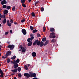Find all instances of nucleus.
Returning a JSON list of instances; mask_svg holds the SVG:
<instances>
[{"label": "nucleus", "mask_w": 79, "mask_h": 79, "mask_svg": "<svg viewBox=\"0 0 79 79\" xmlns=\"http://www.w3.org/2000/svg\"><path fill=\"white\" fill-rule=\"evenodd\" d=\"M36 44L38 46L40 45V47L42 48L44 46V42L43 41L40 42V41H39V40H37L35 41L33 44V45H35Z\"/></svg>", "instance_id": "f257e3e1"}, {"label": "nucleus", "mask_w": 79, "mask_h": 79, "mask_svg": "<svg viewBox=\"0 0 79 79\" xmlns=\"http://www.w3.org/2000/svg\"><path fill=\"white\" fill-rule=\"evenodd\" d=\"M56 37V36L55 35V33L53 32L50 33V35L49 36L50 38L55 39Z\"/></svg>", "instance_id": "f03ea898"}, {"label": "nucleus", "mask_w": 79, "mask_h": 79, "mask_svg": "<svg viewBox=\"0 0 79 79\" xmlns=\"http://www.w3.org/2000/svg\"><path fill=\"white\" fill-rule=\"evenodd\" d=\"M24 76L26 77V79H29V77H31V74L28 73H25L24 74Z\"/></svg>", "instance_id": "7ed1b4c3"}, {"label": "nucleus", "mask_w": 79, "mask_h": 79, "mask_svg": "<svg viewBox=\"0 0 79 79\" xmlns=\"http://www.w3.org/2000/svg\"><path fill=\"white\" fill-rule=\"evenodd\" d=\"M8 48H10V50H13V49L15 48V45H11L9 44L8 46Z\"/></svg>", "instance_id": "20e7f679"}, {"label": "nucleus", "mask_w": 79, "mask_h": 79, "mask_svg": "<svg viewBox=\"0 0 79 79\" xmlns=\"http://www.w3.org/2000/svg\"><path fill=\"white\" fill-rule=\"evenodd\" d=\"M0 74H1V75H0V77H1V78H2V77L3 78L4 77V73L2 71L1 69H0Z\"/></svg>", "instance_id": "39448f33"}, {"label": "nucleus", "mask_w": 79, "mask_h": 79, "mask_svg": "<svg viewBox=\"0 0 79 79\" xmlns=\"http://www.w3.org/2000/svg\"><path fill=\"white\" fill-rule=\"evenodd\" d=\"M12 63L14 64V68H18L19 66V65L17 63L13 62Z\"/></svg>", "instance_id": "423d86ee"}, {"label": "nucleus", "mask_w": 79, "mask_h": 79, "mask_svg": "<svg viewBox=\"0 0 79 79\" xmlns=\"http://www.w3.org/2000/svg\"><path fill=\"white\" fill-rule=\"evenodd\" d=\"M30 77H36V74L35 73H30Z\"/></svg>", "instance_id": "0eeeda50"}, {"label": "nucleus", "mask_w": 79, "mask_h": 79, "mask_svg": "<svg viewBox=\"0 0 79 79\" xmlns=\"http://www.w3.org/2000/svg\"><path fill=\"white\" fill-rule=\"evenodd\" d=\"M11 55V51H9L6 53V55H5V56H8Z\"/></svg>", "instance_id": "6e6552de"}, {"label": "nucleus", "mask_w": 79, "mask_h": 79, "mask_svg": "<svg viewBox=\"0 0 79 79\" xmlns=\"http://www.w3.org/2000/svg\"><path fill=\"white\" fill-rule=\"evenodd\" d=\"M22 32L23 33V35H26L27 34V32L26 29H23L22 30Z\"/></svg>", "instance_id": "1a4fd4ad"}, {"label": "nucleus", "mask_w": 79, "mask_h": 79, "mask_svg": "<svg viewBox=\"0 0 79 79\" xmlns=\"http://www.w3.org/2000/svg\"><path fill=\"white\" fill-rule=\"evenodd\" d=\"M19 61H20L19 59H17L16 60H16H14L13 62H14L15 63L18 64V63H19Z\"/></svg>", "instance_id": "9d476101"}, {"label": "nucleus", "mask_w": 79, "mask_h": 79, "mask_svg": "<svg viewBox=\"0 0 79 79\" xmlns=\"http://www.w3.org/2000/svg\"><path fill=\"white\" fill-rule=\"evenodd\" d=\"M6 3H7V2L4 1H2L1 2V4L2 5H3L4 4H6Z\"/></svg>", "instance_id": "9b49d317"}, {"label": "nucleus", "mask_w": 79, "mask_h": 79, "mask_svg": "<svg viewBox=\"0 0 79 79\" xmlns=\"http://www.w3.org/2000/svg\"><path fill=\"white\" fill-rule=\"evenodd\" d=\"M26 51V49L25 48L23 47L22 50V52H23V53H25Z\"/></svg>", "instance_id": "f8f14e48"}, {"label": "nucleus", "mask_w": 79, "mask_h": 79, "mask_svg": "<svg viewBox=\"0 0 79 79\" xmlns=\"http://www.w3.org/2000/svg\"><path fill=\"white\" fill-rule=\"evenodd\" d=\"M11 71H12L13 73H14V72L16 73L18 71V69H17L15 68L14 70H11Z\"/></svg>", "instance_id": "ddd939ff"}, {"label": "nucleus", "mask_w": 79, "mask_h": 79, "mask_svg": "<svg viewBox=\"0 0 79 79\" xmlns=\"http://www.w3.org/2000/svg\"><path fill=\"white\" fill-rule=\"evenodd\" d=\"M32 55L34 57H35V56H36V53H35V52H32Z\"/></svg>", "instance_id": "4468645a"}, {"label": "nucleus", "mask_w": 79, "mask_h": 79, "mask_svg": "<svg viewBox=\"0 0 79 79\" xmlns=\"http://www.w3.org/2000/svg\"><path fill=\"white\" fill-rule=\"evenodd\" d=\"M49 40H47L45 43L44 44H43V45H44V46H45V45H46L48 43Z\"/></svg>", "instance_id": "2eb2a0df"}, {"label": "nucleus", "mask_w": 79, "mask_h": 79, "mask_svg": "<svg viewBox=\"0 0 79 79\" xmlns=\"http://www.w3.org/2000/svg\"><path fill=\"white\" fill-rule=\"evenodd\" d=\"M8 13V11L7 10H6L4 11V15H6V14H7Z\"/></svg>", "instance_id": "dca6fc26"}, {"label": "nucleus", "mask_w": 79, "mask_h": 79, "mask_svg": "<svg viewBox=\"0 0 79 79\" xmlns=\"http://www.w3.org/2000/svg\"><path fill=\"white\" fill-rule=\"evenodd\" d=\"M32 44V41H31L28 43V45L29 46H31Z\"/></svg>", "instance_id": "f3484780"}, {"label": "nucleus", "mask_w": 79, "mask_h": 79, "mask_svg": "<svg viewBox=\"0 0 79 79\" xmlns=\"http://www.w3.org/2000/svg\"><path fill=\"white\" fill-rule=\"evenodd\" d=\"M50 32H54L55 31V29L53 28H52L50 29Z\"/></svg>", "instance_id": "a211bd4d"}, {"label": "nucleus", "mask_w": 79, "mask_h": 79, "mask_svg": "<svg viewBox=\"0 0 79 79\" xmlns=\"http://www.w3.org/2000/svg\"><path fill=\"white\" fill-rule=\"evenodd\" d=\"M16 58V56H14L11 58V60H15Z\"/></svg>", "instance_id": "6ab92c4d"}, {"label": "nucleus", "mask_w": 79, "mask_h": 79, "mask_svg": "<svg viewBox=\"0 0 79 79\" xmlns=\"http://www.w3.org/2000/svg\"><path fill=\"white\" fill-rule=\"evenodd\" d=\"M6 22V19H4L2 22L3 24H5Z\"/></svg>", "instance_id": "aec40b11"}, {"label": "nucleus", "mask_w": 79, "mask_h": 79, "mask_svg": "<svg viewBox=\"0 0 79 79\" xmlns=\"http://www.w3.org/2000/svg\"><path fill=\"white\" fill-rule=\"evenodd\" d=\"M46 40H47V38L46 37L43 38L42 39V40L43 42H45V41H46Z\"/></svg>", "instance_id": "412c9836"}, {"label": "nucleus", "mask_w": 79, "mask_h": 79, "mask_svg": "<svg viewBox=\"0 0 79 79\" xmlns=\"http://www.w3.org/2000/svg\"><path fill=\"white\" fill-rule=\"evenodd\" d=\"M38 31V30L35 29L33 30L32 32L33 33H36Z\"/></svg>", "instance_id": "4be33fe9"}, {"label": "nucleus", "mask_w": 79, "mask_h": 79, "mask_svg": "<svg viewBox=\"0 0 79 79\" xmlns=\"http://www.w3.org/2000/svg\"><path fill=\"white\" fill-rule=\"evenodd\" d=\"M18 71L19 72H20L21 70V67H18Z\"/></svg>", "instance_id": "5701e85b"}, {"label": "nucleus", "mask_w": 79, "mask_h": 79, "mask_svg": "<svg viewBox=\"0 0 79 79\" xmlns=\"http://www.w3.org/2000/svg\"><path fill=\"white\" fill-rule=\"evenodd\" d=\"M24 68H25L26 70H27L28 69V68H27V66L26 65H25L24 66Z\"/></svg>", "instance_id": "b1692460"}, {"label": "nucleus", "mask_w": 79, "mask_h": 79, "mask_svg": "<svg viewBox=\"0 0 79 79\" xmlns=\"http://www.w3.org/2000/svg\"><path fill=\"white\" fill-rule=\"evenodd\" d=\"M11 8V6H8L6 7V9L9 10Z\"/></svg>", "instance_id": "393cba45"}, {"label": "nucleus", "mask_w": 79, "mask_h": 79, "mask_svg": "<svg viewBox=\"0 0 79 79\" xmlns=\"http://www.w3.org/2000/svg\"><path fill=\"white\" fill-rule=\"evenodd\" d=\"M30 28L31 30L32 31V30H34V27L32 26H30Z\"/></svg>", "instance_id": "a878e982"}, {"label": "nucleus", "mask_w": 79, "mask_h": 79, "mask_svg": "<svg viewBox=\"0 0 79 79\" xmlns=\"http://www.w3.org/2000/svg\"><path fill=\"white\" fill-rule=\"evenodd\" d=\"M7 26H9V27H10V26H11V23H7Z\"/></svg>", "instance_id": "bb28decb"}, {"label": "nucleus", "mask_w": 79, "mask_h": 79, "mask_svg": "<svg viewBox=\"0 0 79 79\" xmlns=\"http://www.w3.org/2000/svg\"><path fill=\"white\" fill-rule=\"evenodd\" d=\"M21 1L22 4L24 3L25 2H26V0H21Z\"/></svg>", "instance_id": "cd10ccee"}, {"label": "nucleus", "mask_w": 79, "mask_h": 79, "mask_svg": "<svg viewBox=\"0 0 79 79\" xmlns=\"http://www.w3.org/2000/svg\"><path fill=\"white\" fill-rule=\"evenodd\" d=\"M15 6L14 7H13L12 9V10L14 11H15Z\"/></svg>", "instance_id": "c85d7f7f"}, {"label": "nucleus", "mask_w": 79, "mask_h": 79, "mask_svg": "<svg viewBox=\"0 0 79 79\" xmlns=\"http://www.w3.org/2000/svg\"><path fill=\"white\" fill-rule=\"evenodd\" d=\"M34 39V36H31L30 38V40H31V41H32V40H33Z\"/></svg>", "instance_id": "c756f323"}, {"label": "nucleus", "mask_w": 79, "mask_h": 79, "mask_svg": "<svg viewBox=\"0 0 79 79\" xmlns=\"http://www.w3.org/2000/svg\"><path fill=\"white\" fill-rule=\"evenodd\" d=\"M31 15H32V16H33V17H35V13L34 12H32L31 13Z\"/></svg>", "instance_id": "7c9ffc66"}, {"label": "nucleus", "mask_w": 79, "mask_h": 79, "mask_svg": "<svg viewBox=\"0 0 79 79\" xmlns=\"http://www.w3.org/2000/svg\"><path fill=\"white\" fill-rule=\"evenodd\" d=\"M7 60V63H9L10 62V58H8Z\"/></svg>", "instance_id": "2f4dec72"}, {"label": "nucleus", "mask_w": 79, "mask_h": 79, "mask_svg": "<svg viewBox=\"0 0 79 79\" xmlns=\"http://www.w3.org/2000/svg\"><path fill=\"white\" fill-rule=\"evenodd\" d=\"M18 76L19 77H22V75H21V73H20L18 74Z\"/></svg>", "instance_id": "473e14b6"}, {"label": "nucleus", "mask_w": 79, "mask_h": 79, "mask_svg": "<svg viewBox=\"0 0 79 79\" xmlns=\"http://www.w3.org/2000/svg\"><path fill=\"white\" fill-rule=\"evenodd\" d=\"M22 5L23 6V7H24V8H26V6L24 3L22 4Z\"/></svg>", "instance_id": "72a5a7b5"}, {"label": "nucleus", "mask_w": 79, "mask_h": 79, "mask_svg": "<svg viewBox=\"0 0 79 79\" xmlns=\"http://www.w3.org/2000/svg\"><path fill=\"white\" fill-rule=\"evenodd\" d=\"M6 5H3L2 6V7L3 8H6Z\"/></svg>", "instance_id": "f704fd0d"}, {"label": "nucleus", "mask_w": 79, "mask_h": 79, "mask_svg": "<svg viewBox=\"0 0 79 79\" xmlns=\"http://www.w3.org/2000/svg\"><path fill=\"white\" fill-rule=\"evenodd\" d=\"M55 39H53L52 40H51V42L52 43H54V42H55Z\"/></svg>", "instance_id": "c9c22d12"}, {"label": "nucleus", "mask_w": 79, "mask_h": 79, "mask_svg": "<svg viewBox=\"0 0 79 79\" xmlns=\"http://www.w3.org/2000/svg\"><path fill=\"white\" fill-rule=\"evenodd\" d=\"M44 8L43 7H41V11H44Z\"/></svg>", "instance_id": "e433bc0d"}, {"label": "nucleus", "mask_w": 79, "mask_h": 79, "mask_svg": "<svg viewBox=\"0 0 79 79\" xmlns=\"http://www.w3.org/2000/svg\"><path fill=\"white\" fill-rule=\"evenodd\" d=\"M19 48H21V50H22L23 49V46L21 45L20 46Z\"/></svg>", "instance_id": "4c0bfd02"}, {"label": "nucleus", "mask_w": 79, "mask_h": 79, "mask_svg": "<svg viewBox=\"0 0 79 79\" xmlns=\"http://www.w3.org/2000/svg\"><path fill=\"white\" fill-rule=\"evenodd\" d=\"M43 31L44 32H45V29H46V28H45V27H43Z\"/></svg>", "instance_id": "58836bf2"}, {"label": "nucleus", "mask_w": 79, "mask_h": 79, "mask_svg": "<svg viewBox=\"0 0 79 79\" xmlns=\"http://www.w3.org/2000/svg\"><path fill=\"white\" fill-rule=\"evenodd\" d=\"M30 40H31V39H30V38H29L27 40V41L28 42H31V41Z\"/></svg>", "instance_id": "ea45409f"}, {"label": "nucleus", "mask_w": 79, "mask_h": 79, "mask_svg": "<svg viewBox=\"0 0 79 79\" xmlns=\"http://www.w3.org/2000/svg\"><path fill=\"white\" fill-rule=\"evenodd\" d=\"M0 18H3V15H2V14H1V15L0 16Z\"/></svg>", "instance_id": "a19ab883"}, {"label": "nucleus", "mask_w": 79, "mask_h": 79, "mask_svg": "<svg viewBox=\"0 0 79 79\" xmlns=\"http://www.w3.org/2000/svg\"><path fill=\"white\" fill-rule=\"evenodd\" d=\"M25 21V19H24L22 20L21 21V23H24Z\"/></svg>", "instance_id": "79ce46f5"}, {"label": "nucleus", "mask_w": 79, "mask_h": 79, "mask_svg": "<svg viewBox=\"0 0 79 79\" xmlns=\"http://www.w3.org/2000/svg\"><path fill=\"white\" fill-rule=\"evenodd\" d=\"M10 22L11 23H13V20H12L11 19H10Z\"/></svg>", "instance_id": "37998d69"}, {"label": "nucleus", "mask_w": 79, "mask_h": 79, "mask_svg": "<svg viewBox=\"0 0 79 79\" xmlns=\"http://www.w3.org/2000/svg\"><path fill=\"white\" fill-rule=\"evenodd\" d=\"M37 37H40V34L38 33L37 34Z\"/></svg>", "instance_id": "c03bdc74"}, {"label": "nucleus", "mask_w": 79, "mask_h": 79, "mask_svg": "<svg viewBox=\"0 0 79 79\" xmlns=\"http://www.w3.org/2000/svg\"><path fill=\"white\" fill-rule=\"evenodd\" d=\"M8 31H7L6 32H5V35H8Z\"/></svg>", "instance_id": "a18cd8bd"}, {"label": "nucleus", "mask_w": 79, "mask_h": 79, "mask_svg": "<svg viewBox=\"0 0 79 79\" xmlns=\"http://www.w3.org/2000/svg\"><path fill=\"white\" fill-rule=\"evenodd\" d=\"M7 24H8V23H10V21L9 20H7L6 21Z\"/></svg>", "instance_id": "49530a36"}, {"label": "nucleus", "mask_w": 79, "mask_h": 79, "mask_svg": "<svg viewBox=\"0 0 79 79\" xmlns=\"http://www.w3.org/2000/svg\"><path fill=\"white\" fill-rule=\"evenodd\" d=\"M2 58L4 59H5V57L4 56H2Z\"/></svg>", "instance_id": "de8ad7c7"}, {"label": "nucleus", "mask_w": 79, "mask_h": 79, "mask_svg": "<svg viewBox=\"0 0 79 79\" xmlns=\"http://www.w3.org/2000/svg\"><path fill=\"white\" fill-rule=\"evenodd\" d=\"M33 79H38V78H37V77H34L33 78Z\"/></svg>", "instance_id": "09e8293b"}, {"label": "nucleus", "mask_w": 79, "mask_h": 79, "mask_svg": "<svg viewBox=\"0 0 79 79\" xmlns=\"http://www.w3.org/2000/svg\"><path fill=\"white\" fill-rule=\"evenodd\" d=\"M37 2H36L35 3V6H36L37 5Z\"/></svg>", "instance_id": "8fccbe9b"}, {"label": "nucleus", "mask_w": 79, "mask_h": 79, "mask_svg": "<svg viewBox=\"0 0 79 79\" xmlns=\"http://www.w3.org/2000/svg\"><path fill=\"white\" fill-rule=\"evenodd\" d=\"M3 18H5V15H3Z\"/></svg>", "instance_id": "3c124183"}, {"label": "nucleus", "mask_w": 79, "mask_h": 79, "mask_svg": "<svg viewBox=\"0 0 79 79\" xmlns=\"http://www.w3.org/2000/svg\"><path fill=\"white\" fill-rule=\"evenodd\" d=\"M8 76H9V75H7L5 76V77H8Z\"/></svg>", "instance_id": "603ef678"}, {"label": "nucleus", "mask_w": 79, "mask_h": 79, "mask_svg": "<svg viewBox=\"0 0 79 79\" xmlns=\"http://www.w3.org/2000/svg\"><path fill=\"white\" fill-rule=\"evenodd\" d=\"M10 33H12V30H10Z\"/></svg>", "instance_id": "864d4df0"}, {"label": "nucleus", "mask_w": 79, "mask_h": 79, "mask_svg": "<svg viewBox=\"0 0 79 79\" xmlns=\"http://www.w3.org/2000/svg\"><path fill=\"white\" fill-rule=\"evenodd\" d=\"M36 3H40V2H39V1H37L36 2Z\"/></svg>", "instance_id": "5fc2aeb1"}, {"label": "nucleus", "mask_w": 79, "mask_h": 79, "mask_svg": "<svg viewBox=\"0 0 79 79\" xmlns=\"http://www.w3.org/2000/svg\"><path fill=\"white\" fill-rule=\"evenodd\" d=\"M27 66H28V67H29V66H30V64H27Z\"/></svg>", "instance_id": "6e6d98bb"}, {"label": "nucleus", "mask_w": 79, "mask_h": 79, "mask_svg": "<svg viewBox=\"0 0 79 79\" xmlns=\"http://www.w3.org/2000/svg\"><path fill=\"white\" fill-rule=\"evenodd\" d=\"M28 0V2H31V0Z\"/></svg>", "instance_id": "4d7b16f0"}, {"label": "nucleus", "mask_w": 79, "mask_h": 79, "mask_svg": "<svg viewBox=\"0 0 79 79\" xmlns=\"http://www.w3.org/2000/svg\"><path fill=\"white\" fill-rule=\"evenodd\" d=\"M14 79H17V78H16V77H14Z\"/></svg>", "instance_id": "13d9d810"}, {"label": "nucleus", "mask_w": 79, "mask_h": 79, "mask_svg": "<svg viewBox=\"0 0 79 79\" xmlns=\"http://www.w3.org/2000/svg\"><path fill=\"white\" fill-rule=\"evenodd\" d=\"M2 46L0 45V48H2Z\"/></svg>", "instance_id": "bf43d9fd"}, {"label": "nucleus", "mask_w": 79, "mask_h": 79, "mask_svg": "<svg viewBox=\"0 0 79 79\" xmlns=\"http://www.w3.org/2000/svg\"><path fill=\"white\" fill-rule=\"evenodd\" d=\"M1 50H2V48H0V52H1Z\"/></svg>", "instance_id": "052dcab7"}, {"label": "nucleus", "mask_w": 79, "mask_h": 79, "mask_svg": "<svg viewBox=\"0 0 79 79\" xmlns=\"http://www.w3.org/2000/svg\"><path fill=\"white\" fill-rule=\"evenodd\" d=\"M14 24H17V23H16V22H15L14 23Z\"/></svg>", "instance_id": "680f3d73"}, {"label": "nucleus", "mask_w": 79, "mask_h": 79, "mask_svg": "<svg viewBox=\"0 0 79 79\" xmlns=\"http://www.w3.org/2000/svg\"><path fill=\"white\" fill-rule=\"evenodd\" d=\"M19 52H20L21 51V49H19Z\"/></svg>", "instance_id": "e2e57ef3"}, {"label": "nucleus", "mask_w": 79, "mask_h": 79, "mask_svg": "<svg viewBox=\"0 0 79 79\" xmlns=\"http://www.w3.org/2000/svg\"><path fill=\"white\" fill-rule=\"evenodd\" d=\"M7 43H8V44H10V42H7Z\"/></svg>", "instance_id": "0e129e2a"}, {"label": "nucleus", "mask_w": 79, "mask_h": 79, "mask_svg": "<svg viewBox=\"0 0 79 79\" xmlns=\"http://www.w3.org/2000/svg\"><path fill=\"white\" fill-rule=\"evenodd\" d=\"M5 56V58L6 59V58H7V56Z\"/></svg>", "instance_id": "69168bd1"}, {"label": "nucleus", "mask_w": 79, "mask_h": 79, "mask_svg": "<svg viewBox=\"0 0 79 79\" xmlns=\"http://www.w3.org/2000/svg\"><path fill=\"white\" fill-rule=\"evenodd\" d=\"M11 75H13H13H14V73H12Z\"/></svg>", "instance_id": "338daca9"}, {"label": "nucleus", "mask_w": 79, "mask_h": 79, "mask_svg": "<svg viewBox=\"0 0 79 79\" xmlns=\"http://www.w3.org/2000/svg\"><path fill=\"white\" fill-rule=\"evenodd\" d=\"M30 36H31V37H32V35H30Z\"/></svg>", "instance_id": "774afa93"}]
</instances>
